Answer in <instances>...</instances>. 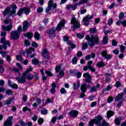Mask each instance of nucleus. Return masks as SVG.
<instances>
[{
  "label": "nucleus",
  "mask_w": 126,
  "mask_h": 126,
  "mask_svg": "<svg viewBox=\"0 0 126 126\" xmlns=\"http://www.w3.org/2000/svg\"><path fill=\"white\" fill-rule=\"evenodd\" d=\"M86 39L88 41L91 47H94L95 44H99V37L97 35H92L91 37L89 35H86Z\"/></svg>",
  "instance_id": "nucleus-1"
},
{
  "label": "nucleus",
  "mask_w": 126,
  "mask_h": 126,
  "mask_svg": "<svg viewBox=\"0 0 126 126\" xmlns=\"http://www.w3.org/2000/svg\"><path fill=\"white\" fill-rule=\"evenodd\" d=\"M15 9H17V7L15 4H12L11 5V7H7L4 11L2 12L3 15L6 16V15H10V14H15V13H16Z\"/></svg>",
  "instance_id": "nucleus-2"
},
{
  "label": "nucleus",
  "mask_w": 126,
  "mask_h": 126,
  "mask_svg": "<svg viewBox=\"0 0 126 126\" xmlns=\"http://www.w3.org/2000/svg\"><path fill=\"white\" fill-rule=\"evenodd\" d=\"M0 35L2 38H1L0 42L3 44V49L6 50V49H7V46L10 47V42L6 40V39L4 38L5 36H6V32H1Z\"/></svg>",
  "instance_id": "nucleus-3"
},
{
  "label": "nucleus",
  "mask_w": 126,
  "mask_h": 126,
  "mask_svg": "<svg viewBox=\"0 0 126 126\" xmlns=\"http://www.w3.org/2000/svg\"><path fill=\"white\" fill-rule=\"evenodd\" d=\"M33 70V68L31 66H30L27 69V70L23 74L22 77L19 78L18 77L16 78V80H17L19 83H24L26 81V75L29 72H31Z\"/></svg>",
  "instance_id": "nucleus-4"
},
{
  "label": "nucleus",
  "mask_w": 126,
  "mask_h": 126,
  "mask_svg": "<svg viewBox=\"0 0 126 126\" xmlns=\"http://www.w3.org/2000/svg\"><path fill=\"white\" fill-rule=\"evenodd\" d=\"M102 120H103V117L100 115H98L96 119L91 120L89 122V125L90 126H94V125H96L97 126H102V124H101Z\"/></svg>",
  "instance_id": "nucleus-5"
},
{
  "label": "nucleus",
  "mask_w": 126,
  "mask_h": 126,
  "mask_svg": "<svg viewBox=\"0 0 126 126\" xmlns=\"http://www.w3.org/2000/svg\"><path fill=\"white\" fill-rule=\"evenodd\" d=\"M4 23L5 24H9V25L7 26V27L4 25H2L1 26L2 30H3L4 31H8V32L11 31L13 26L12 25V23H11V20L9 21L8 20V19L7 18L5 20Z\"/></svg>",
  "instance_id": "nucleus-6"
},
{
  "label": "nucleus",
  "mask_w": 126,
  "mask_h": 126,
  "mask_svg": "<svg viewBox=\"0 0 126 126\" xmlns=\"http://www.w3.org/2000/svg\"><path fill=\"white\" fill-rule=\"evenodd\" d=\"M52 9L56 10L57 9V3H54L53 4V0H50L48 2V5L46 9V12H49Z\"/></svg>",
  "instance_id": "nucleus-7"
},
{
  "label": "nucleus",
  "mask_w": 126,
  "mask_h": 126,
  "mask_svg": "<svg viewBox=\"0 0 126 126\" xmlns=\"http://www.w3.org/2000/svg\"><path fill=\"white\" fill-rule=\"evenodd\" d=\"M94 17V15H88L86 17H84L83 19V23H84L85 26H88L90 24V21Z\"/></svg>",
  "instance_id": "nucleus-8"
},
{
  "label": "nucleus",
  "mask_w": 126,
  "mask_h": 126,
  "mask_svg": "<svg viewBox=\"0 0 126 126\" xmlns=\"http://www.w3.org/2000/svg\"><path fill=\"white\" fill-rule=\"evenodd\" d=\"M20 36V32L17 31H12L11 32V39L12 40H17Z\"/></svg>",
  "instance_id": "nucleus-9"
},
{
  "label": "nucleus",
  "mask_w": 126,
  "mask_h": 126,
  "mask_svg": "<svg viewBox=\"0 0 126 126\" xmlns=\"http://www.w3.org/2000/svg\"><path fill=\"white\" fill-rule=\"evenodd\" d=\"M71 24H73L74 25V28H79V27H80V23H79V22H78L75 17H73L72 18Z\"/></svg>",
  "instance_id": "nucleus-10"
},
{
  "label": "nucleus",
  "mask_w": 126,
  "mask_h": 126,
  "mask_svg": "<svg viewBox=\"0 0 126 126\" xmlns=\"http://www.w3.org/2000/svg\"><path fill=\"white\" fill-rule=\"evenodd\" d=\"M81 90L83 93L80 94V97L84 98V97H85V94L84 93V92H86V90H87V87L86 84H83L81 85Z\"/></svg>",
  "instance_id": "nucleus-11"
},
{
  "label": "nucleus",
  "mask_w": 126,
  "mask_h": 126,
  "mask_svg": "<svg viewBox=\"0 0 126 126\" xmlns=\"http://www.w3.org/2000/svg\"><path fill=\"white\" fill-rule=\"evenodd\" d=\"M12 120H13V116L9 117L6 121L4 123V126H12Z\"/></svg>",
  "instance_id": "nucleus-12"
},
{
  "label": "nucleus",
  "mask_w": 126,
  "mask_h": 126,
  "mask_svg": "<svg viewBox=\"0 0 126 126\" xmlns=\"http://www.w3.org/2000/svg\"><path fill=\"white\" fill-rule=\"evenodd\" d=\"M65 24V20H62L57 25L56 27V30L58 31H61V30L63 27H64V25Z\"/></svg>",
  "instance_id": "nucleus-13"
},
{
  "label": "nucleus",
  "mask_w": 126,
  "mask_h": 126,
  "mask_svg": "<svg viewBox=\"0 0 126 126\" xmlns=\"http://www.w3.org/2000/svg\"><path fill=\"white\" fill-rule=\"evenodd\" d=\"M48 34L51 39H54L56 36V30L55 29H51L47 32Z\"/></svg>",
  "instance_id": "nucleus-14"
},
{
  "label": "nucleus",
  "mask_w": 126,
  "mask_h": 126,
  "mask_svg": "<svg viewBox=\"0 0 126 126\" xmlns=\"http://www.w3.org/2000/svg\"><path fill=\"white\" fill-rule=\"evenodd\" d=\"M101 56L106 60H111L112 59V55L108 54L106 51H102L101 52Z\"/></svg>",
  "instance_id": "nucleus-15"
},
{
  "label": "nucleus",
  "mask_w": 126,
  "mask_h": 126,
  "mask_svg": "<svg viewBox=\"0 0 126 126\" xmlns=\"http://www.w3.org/2000/svg\"><path fill=\"white\" fill-rule=\"evenodd\" d=\"M28 28H29V23H28L27 21H24L23 23L22 31L25 32V31H27Z\"/></svg>",
  "instance_id": "nucleus-16"
},
{
  "label": "nucleus",
  "mask_w": 126,
  "mask_h": 126,
  "mask_svg": "<svg viewBox=\"0 0 126 126\" xmlns=\"http://www.w3.org/2000/svg\"><path fill=\"white\" fill-rule=\"evenodd\" d=\"M116 25L117 26H123V27H126V20H119L116 22Z\"/></svg>",
  "instance_id": "nucleus-17"
},
{
  "label": "nucleus",
  "mask_w": 126,
  "mask_h": 126,
  "mask_svg": "<svg viewBox=\"0 0 126 126\" xmlns=\"http://www.w3.org/2000/svg\"><path fill=\"white\" fill-rule=\"evenodd\" d=\"M78 115V111L76 110H72L69 112V116L72 118H76Z\"/></svg>",
  "instance_id": "nucleus-18"
},
{
  "label": "nucleus",
  "mask_w": 126,
  "mask_h": 126,
  "mask_svg": "<svg viewBox=\"0 0 126 126\" xmlns=\"http://www.w3.org/2000/svg\"><path fill=\"white\" fill-rule=\"evenodd\" d=\"M88 69H89V70H91L92 72H95V71H96V69L92 67V66L87 65L84 66L83 68V70H85V71L88 70Z\"/></svg>",
  "instance_id": "nucleus-19"
},
{
  "label": "nucleus",
  "mask_w": 126,
  "mask_h": 126,
  "mask_svg": "<svg viewBox=\"0 0 126 126\" xmlns=\"http://www.w3.org/2000/svg\"><path fill=\"white\" fill-rule=\"evenodd\" d=\"M52 88L50 89V92L51 94H54L56 92V88L57 87V85L56 83H53L51 85Z\"/></svg>",
  "instance_id": "nucleus-20"
},
{
  "label": "nucleus",
  "mask_w": 126,
  "mask_h": 126,
  "mask_svg": "<svg viewBox=\"0 0 126 126\" xmlns=\"http://www.w3.org/2000/svg\"><path fill=\"white\" fill-rule=\"evenodd\" d=\"M115 115V112L111 110L108 111L106 113L107 119H110L111 117H113Z\"/></svg>",
  "instance_id": "nucleus-21"
},
{
  "label": "nucleus",
  "mask_w": 126,
  "mask_h": 126,
  "mask_svg": "<svg viewBox=\"0 0 126 126\" xmlns=\"http://www.w3.org/2000/svg\"><path fill=\"white\" fill-rule=\"evenodd\" d=\"M123 97H124V93H121L120 94H118L115 98V102H118L120 101V100H122Z\"/></svg>",
  "instance_id": "nucleus-22"
},
{
  "label": "nucleus",
  "mask_w": 126,
  "mask_h": 126,
  "mask_svg": "<svg viewBox=\"0 0 126 126\" xmlns=\"http://www.w3.org/2000/svg\"><path fill=\"white\" fill-rule=\"evenodd\" d=\"M42 55L45 59H49V51L47 49L43 50Z\"/></svg>",
  "instance_id": "nucleus-23"
},
{
  "label": "nucleus",
  "mask_w": 126,
  "mask_h": 126,
  "mask_svg": "<svg viewBox=\"0 0 126 126\" xmlns=\"http://www.w3.org/2000/svg\"><path fill=\"white\" fill-rule=\"evenodd\" d=\"M24 36L25 37H27L28 39H32V37H33V34L31 32H27L26 33H24Z\"/></svg>",
  "instance_id": "nucleus-24"
},
{
  "label": "nucleus",
  "mask_w": 126,
  "mask_h": 126,
  "mask_svg": "<svg viewBox=\"0 0 126 126\" xmlns=\"http://www.w3.org/2000/svg\"><path fill=\"white\" fill-rule=\"evenodd\" d=\"M23 9V11L24 12L26 15H28L30 13V8L28 7H24Z\"/></svg>",
  "instance_id": "nucleus-25"
},
{
  "label": "nucleus",
  "mask_w": 126,
  "mask_h": 126,
  "mask_svg": "<svg viewBox=\"0 0 126 126\" xmlns=\"http://www.w3.org/2000/svg\"><path fill=\"white\" fill-rule=\"evenodd\" d=\"M80 83H79V82H77L76 83H74L73 84V89L75 90H77L78 89V88H79V86H80Z\"/></svg>",
  "instance_id": "nucleus-26"
},
{
  "label": "nucleus",
  "mask_w": 126,
  "mask_h": 126,
  "mask_svg": "<svg viewBox=\"0 0 126 126\" xmlns=\"http://www.w3.org/2000/svg\"><path fill=\"white\" fill-rule=\"evenodd\" d=\"M121 121H122V117L116 118L115 119V123L117 126H120L121 125Z\"/></svg>",
  "instance_id": "nucleus-27"
},
{
  "label": "nucleus",
  "mask_w": 126,
  "mask_h": 126,
  "mask_svg": "<svg viewBox=\"0 0 126 126\" xmlns=\"http://www.w3.org/2000/svg\"><path fill=\"white\" fill-rule=\"evenodd\" d=\"M64 75V71L63 70H60L59 74L57 75L58 78H63V77Z\"/></svg>",
  "instance_id": "nucleus-28"
},
{
  "label": "nucleus",
  "mask_w": 126,
  "mask_h": 126,
  "mask_svg": "<svg viewBox=\"0 0 126 126\" xmlns=\"http://www.w3.org/2000/svg\"><path fill=\"white\" fill-rule=\"evenodd\" d=\"M111 89H112V85H108L106 88L103 89V92H106L107 91H111Z\"/></svg>",
  "instance_id": "nucleus-29"
},
{
  "label": "nucleus",
  "mask_w": 126,
  "mask_h": 126,
  "mask_svg": "<svg viewBox=\"0 0 126 126\" xmlns=\"http://www.w3.org/2000/svg\"><path fill=\"white\" fill-rule=\"evenodd\" d=\"M13 100V99H12V98H10L7 99L5 101V105H7V106H9V105H10V104L11 103V102H12Z\"/></svg>",
  "instance_id": "nucleus-30"
},
{
  "label": "nucleus",
  "mask_w": 126,
  "mask_h": 126,
  "mask_svg": "<svg viewBox=\"0 0 126 126\" xmlns=\"http://www.w3.org/2000/svg\"><path fill=\"white\" fill-rule=\"evenodd\" d=\"M96 66H97V67H103L105 66V63L103 61L98 62L96 64Z\"/></svg>",
  "instance_id": "nucleus-31"
},
{
  "label": "nucleus",
  "mask_w": 126,
  "mask_h": 126,
  "mask_svg": "<svg viewBox=\"0 0 126 126\" xmlns=\"http://www.w3.org/2000/svg\"><path fill=\"white\" fill-rule=\"evenodd\" d=\"M7 51H1L0 52V54L1 55L2 58H6L7 57V56H8V55L7 54Z\"/></svg>",
  "instance_id": "nucleus-32"
},
{
  "label": "nucleus",
  "mask_w": 126,
  "mask_h": 126,
  "mask_svg": "<svg viewBox=\"0 0 126 126\" xmlns=\"http://www.w3.org/2000/svg\"><path fill=\"white\" fill-rule=\"evenodd\" d=\"M32 52H33V53H34V52H35V50H34V49L30 47L29 48V49H28L27 50V53L28 54V55H30L31 54H32Z\"/></svg>",
  "instance_id": "nucleus-33"
},
{
  "label": "nucleus",
  "mask_w": 126,
  "mask_h": 126,
  "mask_svg": "<svg viewBox=\"0 0 126 126\" xmlns=\"http://www.w3.org/2000/svg\"><path fill=\"white\" fill-rule=\"evenodd\" d=\"M119 20H122V19L125 18V14H124V12H122L119 14Z\"/></svg>",
  "instance_id": "nucleus-34"
},
{
  "label": "nucleus",
  "mask_w": 126,
  "mask_h": 126,
  "mask_svg": "<svg viewBox=\"0 0 126 126\" xmlns=\"http://www.w3.org/2000/svg\"><path fill=\"white\" fill-rule=\"evenodd\" d=\"M27 78L29 80H31L32 78H34V75L32 74H29L27 76Z\"/></svg>",
  "instance_id": "nucleus-35"
},
{
  "label": "nucleus",
  "mask_w": 126,
  "mask_h": 126,
  "mask_svg": "<svg viewBox=\"0 0 126 126\" xmlns=\"http://www.w3.org/2000/svg\"><path fill=\"white\" fill-rule=\"evenodd\" d=\"M62 68V64H60L59 65L56 66L55 68V70L56 72H60V70H61V69Z\"/></svg>",
  "instance_id": "nucleus-36"
},
{
  "label": "nucleus",
  "mask_w": 126,
  "mask_h": 126,
  "mask_svg": "<svg viewBox=\"0 0 126 126\" xmlns=\"http://www.w3.org/2000/svg\"><path fill=\"white\" fill-rule=\"evenodd\" d=\"M34 37L35 40H39L40 39V34L37 32H35Z\"/></svg>",
  "instance_id": "nucleus-37"
},
{
  "label": "nucleus",
  "mask_w": 126,
  "mask_h": 126,
  "mask_svg": "<svg viewBox=\"0 0 126 126\" xmlns=\"http://www.w3.org/2000/svg\"><path fill=\"white\" fill-rule=\"evenodd\" d=\"M41 115H46L48 114V110L46 109H43L41 110Z\"/></svg>",
  "instance_id": "nucleus-38"
},
{
  "label": "nucleus",
  "mask_w": 126,
  "mask_h": 126,
  "mask_svg": "<svg viewBox=\"0 0 126 126\" xmlns=\"http://www.w3.org/2000/svg\"><path fill=\"white\" fill-rule=\"evenodd\" d=\"M16 60L18 61L19 62H22L23 61V58H22V57L21 55H17L16 57Z\"/></svg>",
  "instance_id": "nucleus-39"
},
{
  "label": "nucleus",
  "mask_w": 126,
  "mask_h": 126,
  "mask_svg": "<svg viewBox=\"0 0 126 126\" xmlns=\"http://www.w3.org/2000/svg\"><path fill=\"white\" fill-rule=\"evenodd\" d=\"M23 9H20L17 12V14L18 15V16H21L22 14H23Z\"/></svg>",
  "instance_id": "nucleus-40"
},
{
  "label": "nucleus",
  "mask_w": 126,
  "mask_h": 126,
  "mask_svg": "<svg viewBox=\"0 0 126 126\" xmlns=\"http://www.w3.org/2000/svg\"><path fill=\"white\" fill-rule=\"evenodd\" d=\"M67 44H68V45H70L71 49H74V48H75V45L72 44V42L70 41H68Z\"/></svg>",
  "instance_id": "nucleus-41"
},
{
  "label": "nucleus",
  "mask_w": 126,
  "mask_h": 126,
  "mask_svg": "<svg viewBox=\"0 0 126 126\" xmlns=\"http://www.w3.org/2000/svg\"><path fill=\"white\" fill-rule=\"evenodd\" d=\"M97 88H96V87L95 86H94V87H92L91 89V90L90 91V92L91 93H93V92H96L97 91Z\"/></svg>",
  "instance_id": "nucleus-42"
},
{
  "label": "nucleus",
  "mask_w": 126,
  "mask_h": 126,
  "mask_svg": "<svg viewBox=\"0 0 126 126\" xmlns=\"http://www.w3.org/2000/svg\"><path fill=\"white\" fill-rule=\"evenodd\" d=\"M120 52L121 53H124L125 52V50H126V46L124 45H120Z\"/></svg>",
  "instance_id": "nucleus-43"
},
{
  "label": "nucleus",
  "mask_w": 126,
  "mask_h": 126,
  "mask_svg": "<svg viewBox=\"0 0 126 126\" xmlns=\"http://www.w3.org/2000/svg\"><path fill=\"white\" fill-rule=\"evenodd\" d=\"M32 63L33 64H38V63H39V61L36 58H34L32 60Z\"/></svg>",
  "instance_id": "nucleus-44"
},
{
  "label": "nucleus",
  "mask_w": 126,
  "mask_h": 126,
  "mask_svg": "<svg viewBox=\"0 0 126 126\" xmlns=\"http://www.w3.org/2000/svg\"><path fill=\"white\" fill-rule=\"evenodd\" d=\"M87 48H88V45H87V43H83L82 47L83 51H84V50H86Z\"/></svg>",
  "instance_id": "nucleus-45"
},
{
  "label": "nucleus",
  "mask_w": 126,
  "mask_h": 126,
  "mask_svg": "<svg viewBox=\"0 0 126 126\" xmlns=\"http://www.w3.org/2000/svg\"><path fill=\"white\" fill-rule=\"evenodd\" d=\"M91 81H92V78L91 77V76L86 78V82H87L88 83H91Z\"/></svg>",
  "instance_id": "nucleus-46"
},
{
  "label": "nucleus",
  "mask_w": 126,
  "mask_h": 126,
  "mask_svg": "<svg viewBox=\"0 0 126 126\" xmlns=\"http://www.w3.org/2000/svg\"><path fill=\"white\" fill-rule=\"evenodd\" d=\"M38 123L39 124V125H41L43 124V123H44V119L42 118H39L38 119Z\"/></svg>",
  "instance_id": "nucleus-47"
},
{
  "label": "nucleus",
  "mask_w": 126,
  "mask_h": 126,
  "mask_svg": "<svg viewBox=\"0 0 126 126\" xmlns=\"http://www.w3.org/2000/svg\"><path fill=\"white\" fill-rule=\"evenodd\" d=\"M72 62L73 64H76L77 63V57H74L73 58L72 60Z\"/></svg>",
  "instance_id": "nucleus-48"
},
{
  "label": "nucleus",
  "mask_w": 126,
  "mask_h": 126,
  "mask_svg": "<svg viewBox=\"0 0 126 126\" xmlns=\"http://www.w3.org/2000/svg\"><path fill=\"white\" fill-rule=\"evenodd\" d=\"M102 41L103 42V44H107V43H108V37L105 36L103 37Z\"/></svg>",
  "instance_id": "nucleus-49"
},
{
  "label": "nucleus",
  "mask_w": 126,
  "mask_h": 126,
  "mask_svg": "<svg viewBox=\"0 0 126 126\" xmlns=\"http://www.w3.org/2000/svg\"><path fill=\"white\" fill-rule=\"evenodd\" d=\"M88 1V0H81L78 3L79 5H80V4H83L84 3H86V2H87Z\"/></svg>",
  "instance_id": "nucleus-50"
},
{
  "label": "nucleus",
  "mask_w": 126,
  "mask_h": 126,
  "mask_svg": "<svg viewBox=\"0 0 126 126\" xmlns=\"http://www.w3.org/2000/svg\"><path fill=\"white\" fill-rule=\"evenodd\" d=\"M76 35L77 38H79V39H82L83 37H84V35L83 34L77 33Z\"/></svg>",
  "instance_id": "nucleus-51"
},
{
  "label": "nucleus",
  "mask_w": 126,
  "mask_h": 126,
  "mask_svg": "<svg viewBox=\"0 0 126 126\" xmlns=\"http://www.w3.org/2000/svg\"><path fill=\"white\" fill-rule=\"evenodd\" d=\"M83 76L85 78H88V77H90V76H91L90 75V74H89V73H85L83 74Z\"/></svg>",
  "instance_id": "nucleus-52"
},
{
  "label": "nucleus",
  "mask_w": 126,
  "mask_h": 126,
  "mask_svg": "<svg viewBox=\"0 0 126 126\" xmlns=\"http://www.w3.org/2000/svg\"><path fill=\"white\" fill-rule=\"evenodd\" d=\"M43 10H44V9L42 7H39L37 9V12H38V13H41V12H43Z\"/></svg>",
  "instance_id": "nucleus-53"
},
{
  "label": "nucleus",
  "mask_w": 126,
  "mask_h": 126,
  "mask_svg": "<svg viewBox=\"0 0 126 126\" xmlns=\"http://www.w3.org/2000/svg\"><path fill=\"white\" fill-rule=\"evenodd\" d=\"M102 125L103 126H109V123L106 122V121H105L104 119L102 120Z\"/></svg>",
  "instance_id": "nucleus-54"
},
{
  "label": "nucleus",
  "mask_w": 126,
  "mask_h": 126,
  "mask_svg": "<svg viewBox=\"0 0 126 126\" xmlns=\"http://www.w3.org/2000/svg\"><path fill=\"white\" fill-rule=\"evenodd\" d=\"M27 111L31 112V109L30 108H27V107H25L23 108V112H27Z\"/></svg>",
  "instance_id": "nucleus-55"
},
{
  "label": "nucleus",
  "mask_w": 126,
  "mask_h": 126,
  "mask_svg": "<svg viewBox=\"0 0 126 126\" xmlns=\"http://www.w3.org/2000/svg\"><path fill=\"white\" fill-rule=\"evenodd\" d=\"M78 5H79L78 3L75 4L74 5H72V9H73V10H75V9H76V8L78 6Z\"/></svg>",
  "instance_id": "nucleus-56"
},
{
  "label": "nucleus",
  "mask_w": 126,
  "mask_h": 126,
  "mask_svg": "<svg viewBox=\"0 0 126 126\" xmlns=\"http://www.w3.org/2000/svg\"><path fill=\"white\" fill-rule=\"evenodd\" d=\"M60 93L62 94H65L66 93V91H65V89L64 88H62L60 90Z\"/></svg>",
  "instance_id": "nucleus-57"
},
{
  "label": "nucleus",
  "mask_w": 126,
  "mask_h": 126,
  "mask_svg": "<svg viewBox=\"0 0 126 126\" xmlns=\"http://www.w3.org/2000/svg\"><path fill=\"white\" fill-rule=\"evenodd\" d=\"M45 73L48 76H53V74L50 71H45Z\"/></svg>",
  "instance_id": "nucleus-58"
},
{
  "label": "nucleus",
  "mask_w": 126,
  "mask_h": 126,
  "mask_svg": "<svg viewBox=\"0 0 126 126\" xmlns=\"http://www.w3.org/2000/svg\"><path fill=\"white\" fill-rule=\"evenodd\" d=\"M114 100V98L112 96H109L107 99V103H111Z\"/></svg>",
  "instance_id": "nucleus-59"
},
{
  "label": "nucleus",
  "mask_w": 126,
  "mask_h": 126,
  "mask_svg": "<svg viewBox=\"0 0 126 126\" xmlns=\"http://www.w3.org/2000/svg\"><path fill=\"white\" fill-rule=\"evenodd\" d=\"M11 88H14V89H17L18 88V86L16 84H12Z\"/></svg>",
  "instance_id": "nucleus-60"
},
{
  "label": "nucleus",
  "mask_w": 126,
  "mask_h": 126,
  "mask_svg": "<svg viewBox=\"0 0 126 126\" xmlns=\"http://www.w3.org/2000/svg\"><path fill=\"white\" fill-rule=\"evenodd\" d=\"M113 22H114V20H113V19H110L108 21V25H112V24H113Z\"/></svg>",
  "instance_id": "nucleus-61"
},
{
  "label": "nucleus",
  "mask_w": 126,
  "mask_h": 126,
  "mask_svg": "<svg viewBox=\"0 0 126 126\" xmlns=\"http://www.w3.org/2000/svg\"><path fill=\"white\" fill-rule=\"evenodd\" d=\"M32 47H34L35 48H37V47H38L39 45L36 43V42L33 41L32 42Z\"/></svg>",
  "instance_id": "nucleus-62"
},
{
  "label": "nucleus",
  "mask_w": 126,
  "mask_h": 126,
  "mask_svg": "<svg viewBox=\"0 0 126 126\" xmlns=\"http://www.w3.org/2000/svg\"><path fill=\"white\" fill-rule=\"evenodd\" d=\"M77 56L79 58H81V57H82V52L78 51L77 53Z\"/></svg>",
  "instance_id": "nucleus-63"
},
{
  "label": "nucleus",
  "mask_w": 126,
  "mask_h": 126,
  "mask_svg": "<svg viewBox=\"0 0 126 126\" xmlns=\"http://www.w3.org/2000/svg\"><path fill=\"white\" fill-rule=\"evenodd\" d=\"M90 33H95L96 32V29L95 28H92L90 29Z\"/></svg>",
  "instance_id": "nucleus-64"
}]
</instances>
